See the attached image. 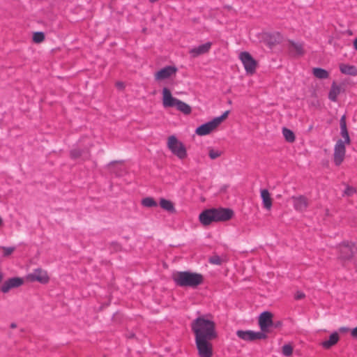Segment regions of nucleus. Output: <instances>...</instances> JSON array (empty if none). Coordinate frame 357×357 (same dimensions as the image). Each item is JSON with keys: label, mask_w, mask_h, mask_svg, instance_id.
Returning a JSON list of instances; mask_svg holds the SVG:
<instances>
[{"label": "nucleus", "mask_w": 357, "mask_h": 357, "mask_svg": "<svg viewBox=\"0 0 357 357\" xmlns=\"http://www.w3.org/2000/svg\"><path fill=\"white\" fill-rule=\"evenodd\" d=\"M354 47L357 50V38L354 40Z\"/></svg>", "instance_id": "c03bdc74"}, {"label": "nucleus", "mask_w": 357, "mask_h": 357, "mask_svg": "<svg viewBox=\"0 0 357 357\" xmlns=\"http://www.w3.org/2000/svg\"><path fill=\"white\" fill-rule=\"evenodd\" d=\"M24 283V280L21 278L15 277L6 280L1 286V292L8 293L11 289L17 288Z\"/></svg>", "instance_id": "4468645a"}, {"label": "nucleus", "mask_w": 357, "mask_h": 357, "mask_svg": "<svg viewBox=\"0 0 357 357\" xmlns=\"http://www.w3.org/2000/svg\"><path fill=\"white\" fill-rule=\"evenodd\" d=\"M178 68L174 66H167L155 73V79L161 81L175 75Z\"/></svg>", "instance_id": "ddd939ff"}, {"label": "nucleus", "mask_w": 357, "mask_h": 357, "mask_svg": "<svg viewBox=\"0 0 357 357\" xmlns=\"http://www.w3.org/2000/svg\"><path fill=\"white\" fill-rule=\"evenodd\" d=\"M222 154V152L218 150H214L212 148L208 149V156L211 159L215 160L220 157Z\"/></svg>", "instance_id": "473e14b6"}, {"label": "nucleus", "mask_w": 357, "mask_h": 357, "mask_svg": "<svg viewBox=\"0 0 357 357\" xmlns=\"http://www.w3.org/2000/svg\"><path fill=\"white\" fill-rule=\"evenodd\" d=\"M116 86L119 89H122L124 87V84L123 82H119L116 83Z\"/></svg>", "instance_id": "37998d69"}, {"label": "nucleus", "mask_w": 357, "mask_h": 357, "mask_svg": "<svg viewBox=\"0 0 357 357\" xmlns=\"http://www.w3.org/2000/svg\"><path fill=\"white\" fill-rule=\"evenodd\" d=\"M27 279L31 282L37 281L41 284H46L50 280L47 272L42 268L35 269L33 273L27 275Z\"/></svg>", "instance_id": "f8f14e48"}, {"label": "nucleus", "mask_w": 357, "mask_h": 357, "mask_svg": "<svg viewBox=\"0 0 357 357\" xmlns=\"http://www.w3.org/2000/svg\"><path fill=\"white\" fill-rule=\"evenodd\" d=\"M339 338L340 337L338 333L337 332H334L329 336V339L328 340L322 342L321 344L324 348L328 349L337 343Z\"/></svg>", "instance_id": "4be33fe9"}, {"label": "nucleus", "mask_w": 357, "mask_h": 357, "mask_svg": "<svg viewBox=\"0 0 357 357\" xmlns=\"http://www.w3.org/2000/svg\"><path fill=\"white\" fill-rule=\"evenodd\" d=\"M1 249L3 250V256L8 257L13 252L15 248V247H1Z\"/></svg>", "instance_id": "e433bc0d"}, {"label": "nucleus", "mask_w": 357, "mask_h": 357, "mask_svg": "<svg viewBox=\"0 0 357 357\" xmlns=\"http://www.w3.org/2000/svg\"><path fill=\"white\" fill-rule=\"evenodd\" d=\"M82 151L79 149H74L70 151V157L73 159H77L82 155Z\"/></svg>", "instance_id": "f704fd0d"}, {"label": "nucleus", "mask_w": 357, "mask_h": 357, "mask_svg": "<svg viewBox=\"0 0 357 357\" xmlns=\"http://www.w3.org/2000/svg\"><path fill=\"white\" fill-rule=\"evenodd\" d=\"M134 336H135V334L134 333H131V334L129 335L128 337L129 338H132V337H134Z\"/></svg>", "instance_id": "de8ad7c7"}, {"label": "nucleus", "mask_w": 357, "mask_h": 357, "mask_svg": "<svg viewBox=\"0 0 357 357\" xmlns=\"http://www.w3.org/2000/svg\"><path fill=\"white\" fill-rule=\"evenodd\" d=\"M45 40V34L42 31L35 32L33 35V40L36 43H40Z\"/></svg>", "instance_id": "2f4dec72"}, {"label": "nucleus", "mask_w": 357, "mask_h": 357, "mask_svg": "<svg viewBox=\"0 0 357 357\" xmlns=\"http://www.w3.org/2000/svg\"><path fill=\"white\" fill-rule=\"evenodd\" d=\"M282 134L285 139L288 142H294L295 141V135L294 132L287 128H282Z\"/></svg>", "instance_id": "cd10ccee"}, {"label": "nucleus", "mask_w": 357, "mask_h": 357, "mask_svg": "<svg viewBox=\"0 0 357 357\" xmlns=\"http://www.w3.org/2000/svg\"><path fill=\"white\" fill-rule=\"evenodd\" d=\"M175 284L181 287L196 288L204 282V276L201 273L190 271H177L172 275Z\"/></svg>", "instance_id": "f03ea898"}, {"label": "nucleus", "mask_w": 357, "mask_h": 357, "mask_svg": "<svg viewBox=\"0 0 357 357\" xmlns=\"http://www.w3.org/2000/svg\"><path fill=\"white\" fill-rule=\"evenodd\" d=\"M3 224V220L1 219V218L0 217V226Z\"/></svg>", "instance_id": "09e8293b"}, {"label": "nucleus", "mask_w": 357, "mask_h": 357, "mask_svg": "<svg viewBox=\"0 0 357 357\" xmlns=\"http://www.w3.org/2000/svg\"><path fill=\"white\" fill-rule=\"evenodd\" d=\"M305 295L301 291H297L294 296L296 300H301L305 298Z\"/></svg>", "instance_id": "58836bf2"}, {"label": "nucleus", "mask_w": 357, "mask_h": 357, "mask_svg": "<svg viewBox=\"0 0 357 357\" xmlns=\"http://www.w3.org/2000/svg\"><path fill=\"white\" fill-rule=\"evenodd\" d=\"M261 197L262 199L264 207L268 210H270L272 206V199L271 198L268 190L266 189L261 190Z\"/></svg>", "instance_id": "b1692460"}, {"label": "nucleus", "mask_w": 357, "mask_h": 357, "mask_svg": "<svg viewBox=\"0 0 357 357\" xmlns=\"http://www.w3.org/2000/svg\"><path fill=\"white\" fill-rule=\"evenodd\" d=\"M293 347L290 344H284L282 347V354L286 356H289L292 354Z\"/></svg>", "instance_id": "72a5a7b5"}, {"label": "nucleus", "mask_w": 357, "mask_h": 357, "mask_svg": "<svg viewBox=\"0 0 357 357\" xmlns=\"http://www.w3.org/2000/svg\"><path fill=\"white\" fill-rule=\"evenodd\" d=\"M162 105L164 107H174L183 113L184 114H190L192 112L191 107L187 103L174 98L170 90L164 87L162 89Z\"/></svg>", "instance_id": "7ed1b4c3"}, {"label": "nucleus", "mask_w": 357, "mask_h": 357, "mask_svg": "<svg viewBox=\"0 0 357 357\" xmlns=\"http://www.w3.org/2000/svg\"><path fill=\"white\" fill-rule=\"evenodd\" d=\"M340 70L344 75H357V68L355 66L342 63L340 65Z\"/></svg>", "instance_id": "5701e85b"}, {"label": "nucleus", "mask_w": 357, "mask_h": 357, "mask_svg": "<svg viewBox=\"0 0 357 357\" xmlns=\"http://www.w3.org/2000/svg\"><path fill=\"white\" fill-rule=\"evenodd\" d=\"M345 144L343 140L340 139L335 145L333 157L334 162L337 166H339L344 159L346 153Z\"/></svg>", "instance_id": "9d476101"}, {"label": "nucleus", "mask_w": 357, "mask_h": 357, "mask_svg": "<svg viewBox=\"0 0 357 357\" xmlns=\"http://www.w3.org/2000/svg\"><path fill=\"white\" fill-rule=\"evenodd\" d=\"M356 192V189L351 186L347 185L344 191V195L347 196H352Z\"/></svg>", "instance_id": "4c0bfd02"}, {"label": "nucleus", "mask_w": 357, "mask_h": 357, "mask_svg": "<svg viewBox=\"0 0 357 357\" xmlns=\"http://www.w3.org/2000/svg\"><path fill=\"white\" fill-rule=\"evenodd\" d=\"M258 324L261 331L269 332L273 325V314L268 311L263 312L259 317Z\"/></svg>", "instance_id": "1a4fd4ad"}, {"label": "nucleus", "mask_w": 357, "mask_h": 357, "mask_svg": "<svg viewBox=\"0 0 357 357\" xmlns=\"http://www.w3.org/2000/svg\"><path fill=\"white\" fill-rule=\"evenodd\" d=\"M351 335L357 339V326L352 329L351 331Z\"/></svg>", "instance_id": "a19ab883"}, {"label": "nucleus", "mask_w": 357, "mask_h": 357, "mask_svg": "<svg viewBox=\"0 0 357 357\" xmlns=\"http://www.w3.org/2000/svg\"><path fill=\"white\" fill-rule=\"evenodd\" d=\"M341 87L336 84L335 82H333L330 91L328 93V98L333 102L337 101V97L340 93Z\"/></svg>", "instance_id": "393cba45"}, {"label": "nucleus", "mask_w": 357, "mask_h": 357, "mask_svg": "<svg viewBox=\"0 0 357 357\" xmlns=\"http://www.w3.org/2000/svg\"><path fill=\"white\" fill-rule=\"evenodd\" d=\"M340 135L344 138V144H349L351 143L350 137L349 135L348 130L347 128L346 116L343 115L340 121Z\"/></svg>", "instance_id": "a211bd4d"}, {"label": "nucleus", "mask_w": 357, "mask_h": 357, "mask_svg": "<svg viewBox=\"0 0 357 357\" xmlns=\"http://www.w3.org/2000/svg\"><path fill=\"white\" fill-rule=\"evenodd\" d=\"M160 206L165 211H167L169 213H176V210L175 208L174 203L168 199L165 198L160 199Z\"/></svg>", "instance_id": "412c9836"}, {"label": "nucleus", "mask_w": 357, "mask_h": 357, "mask_svg": "<svg viewBox=\"0 0 357 357\" xmlns=\"http://www.w3.org/2000/svg\"><path fill=\"white\" fill-rule=\"evenodd\" d=\"M288 50L289 54L294 57L301 56L305 53L303 44L302 43H296L293 40H289Z\"/></svg>", "instance_id": "dca6fc26"}, {"label": "nucleus", "mask_w": 357, "mask_h": 357, "mask_svg": "<svg viewBox=\"0 0 357 357\" xmlns=\"http://www.w3.org/2000/svg\"><path fill=\"white\" fill-rule=\"evenodd\" d=\"M209 339L195 338V343L199 357H212L213 346Z\"/></svg>", "instance_id": "0eeeda50"}, {"label": "nucleus", "mask_w": 357, "mask_h": 357, "mask_svg": "<svg viewBox=\"0 0 357 357\" xmlns=\"http://www.w3.org/2000/svg\"><path fill=\"white\" fill-rule=\"evenodd\" d=\"M339 256L338 259L342 264L345 262L351 261L354 255L357 251L354 243L349 241H343L337 246Z\"/></svg>", "instance_id": "39448f33"}, {"label": "nucleus", "mask_w": 357, "mask_h": 357, "mask_svg": "<svg viewBox=\"0 0 357 357\" xmlns=\"http://www.w3.org/2000/svg\"><path fill=\"white\" fill-rule=\"evenodd\" d=\"M167 147L179 159L182 160L186 158L187 151L184 144L178 141L174 135L169 137Z\"/></svg>", "instance_id": "423d86ee"}, {"label": "nucleus", "mask_w": 357, "mask_h": 357, "mask_svg": "<svg viewBox=\"0 0 357 357\" xmlns=\"http://www.w3.org/2000/svg\"><path fill=\"white\" fill-rule=\"evenodd\" d=\"M281 326H282V322L280 321H275V322L273 321V325L271 326V328H278Z\"/></svg>", "instance_id": "ea45409f"}, {"label": "nucleus", "mask_w": 357, "mask_h": 357, "mask_svg": "<svg viewBox=\"0 0 357 357\" xmlns=\"http://www.w3.org/2000/svg\"><path fill=\"white\" fill-rule=\"evenodd\" d=\"M339 331L340 332L345 333V332H348L349 331V328L347 327L343 326V327H340Z\"/></svg>", "instance_id": "79ce46f5"}, {"label": "nucleus", "mask_w": 357, "mask_h": 357, "mask_svg": "<svg viewBox=\"0 0 357 357\" xmlns=\"http://www.w3.org/2000/svg\"><path fill=\"white\" fill-rule=\"evenodd\" d=\"M112 245H114L115 250H117L119 248V245L117 243H113Z\"/></svg>", "instance_id": "a18cd8bd"}, {"label": "nucleus", "mask_w": 357, "mask_h": 357, "mask_svg": "<svg viewBox=\"0 0 357 357\" xmlns=\"http://www.w3.org/2000/svg\"><path fill=\"white\" fill-rule=\"evenodd\" d=\"M199 220L200 223L204 227H207L211 225L213 222H216L212 208L204 210L199 215Z\"/></svg>", "instance_id": "2eb2a0df"}, {"label": "nucleus", "mask_w": 357, "mask_h": 357, "mask_svg": "<svg viewBox=\"0 0 357 357\" xmlns=\"http://www.w3.org/2000/svg\"><path fill=\"white\" fill-rule=\"evenodd\" d=\"M282 37L279 32L275 33L273 35L269 36L268 44L270 45H273L276 43H279L281 42Z\"/></svg>", "instance_id": "c85d7f7f"}, {"label": "nucleus", "mask_w": 357, "mask_h": 357, "mask_svg": "<svg viewBox=\"0 0 357 357\" xmlns=\"http://www.w3.org/2000/svg\"><path fill=\"white\" fill-rule=\"evenodd\" d=\"M16 327H17V324H16L15 323H12V324H10V328H16Z\"/></svg>", "instance_id": "49530a36"}, {"label": "nucleus", "mask_w": 357, "mask_h": 357, "mask_svg": "<svg viewBox=\"0 0 357 357\" xmlns=\"http://www.w3.org/2000/svg\"><path fill=\"white\" fill-rule=\"evenodd\" d=\"M212 43L207 42L205 44L201 45L190 50L189 53L192 57H197L202 54L207 53L211 49Z\"/></svg>", "instance_id": "f3484780"}, {"label": "nucleus", "mask_w": 357, "mask_h": 357, "mask_svg": "<svg viewBox=\"0 0 357 357\" xmlns=\"http://www.w3.org/2000/svg\"><path fill=\"white\" fill-rule=\"evenodd\" d=\"M239 59L242 61L246 73L252 75L256 70L257 61L254 59L252 55L248 52H241Z\"/></svg>", "instance_id": "6e6552de"}, {"label": "nucleus", "mask_w": 357, "mask_h": 357, "mask_svg": "<svg viewBox=\"0 0 357 357\" xmlns=\"http://www.w3.org/2000/svg\"><path fill=\"white\" fill-rule=\"evenodd\" d=\"M191 328L195 338L213 340L218 337L215 322L205 316L198 317L193 320Z\"/></svg>", "instance_id": "f257e3e1"}, {"label": "nucleus", "mask_w": 357, "mask_h": 357, "mask_svg": "<svg viewBox=\"0 0 357 357\" xmlns=\"http://www.w3.org/2000/svg\"><path fill=\"white\" fill-rule=\"evenodd\" d=\"M208 261L211 264L215 265H220L222 264V259L218 255L211 257Z\"/></svg>", "instance_id": "c9c22d12"}, {"label": "nucleus", "mask_w": 357, "mask_h": 357, "mask_svg": "<svg viewBox=\"0 0 357 357\" xmlns=\"http://www.w3.org/2000/svg\"><path fill=\"white\" fill-rule=\"evenodd\" d=\"M236 335L239 338H241L245 341L252 342V331H251V330H248V331L238 330L236 331Z\"/></svg>", "instance_id": "bb28decb"}, {"label": "nucleus", "mask_w": 357, "mask_h": 357, "mask_svg": "<svg viewBox=\"0 0 357 357\" xmlns=\"http://www.w3.org/2000/svg\"><path fill=\"white\" fill-rule=\"evenodd\" d=\"M142 204L145 206V207H149V208H151V207H155L158 206V204L157 202L154 200L153 198L152 197H146V198H144L142 200Z\"/></svg>", "instance_id": "c756f323"}, {"label": "nucleus", "mask_w": 357, "mask_h": 357, "mask_svg": "<svg viewBox=\"0 0 357 357\" xmlns=\"http://www.w3.org/2000/svg\"><path fill=\"white\" fill-rule=\"evenodd\" d=\"M229 111H225L221 116L214 118L212 121L202 124L197 128L195 133L199 136L210 134L215 130L228 116Z\"/></svg>", "instance_id": "20e7f679"}, {"label": "nucleus", "mask_w": 357, "mask_h": 357, "mask_svg": "<svg viewBox=\"0 0 357 357\" xmlns=\"http://www.w3.org/2000/svg\"><path fill=\"white\" fill-rule=\"evenodd\" d=\"M312 73L314 76L318 79H327L329 77L328 72L321 68H314L312 69Z\"/></svg>", "instance_id": "a878e982"}, {"label": "nucleus", "mask_w": 357, "mask_h": 357, "mask_svg": "<svg viewBox=\"0 0 357 357\" xmlns=\"http://www.w3.org/2000/svg\"><path fill=\"white\" fill-rule=\"evenodd\" d=\"M216 222H225L230 220L234 215L232 209L228 208H212Z\"/></svg>", "instance_id": "9b49d317"}, {"label": "nucleus", "mask_w": 357, "mask_h": 357, "mask_svg": "<svg viewBox=\"0 0 357 357\" xmlns=\"http://www.w3.org/2000/svg\"><path fill=\"white\" fill-rule=\"evenodd\" d=\"M294 206L297 211H302L307 206V199L304 196H299L297 197H293Z\"/></svg>", "instance_id": "aec40b11"}, {"label": "nucleus", "mask_w": 357, "mask_h": 357, "mask_svg": "<svg viewBox=\"0 0 357 357\" xmlns=\"http://www.w3.org/2000/svg\"><path fill=\"white\" fill-rule=\"evenodd\" d=\"M108 168L110 172L115 174L117 176H123L126 171L124 167L121 165L120 161H112L108 165Z\"/></svg>", "instance_id": "6ab92c4d"}, {"label": "nucleus", "mask_w": 357, "mask_h": 357, "mask_svg": "<svg viewBox=\"0 0 357 357\" xmlns=\"http://www.w3.org/2000/svg\"><path fill=\"white\" fill-rule=\"evenodd\" d=\"M267 332H263V331H259L255 332L252 331V341H255L256 340H265L268 337L267 335L266 334Z\"/></svg>", "instance_id": "7c9ffc66"}]
</instances>
